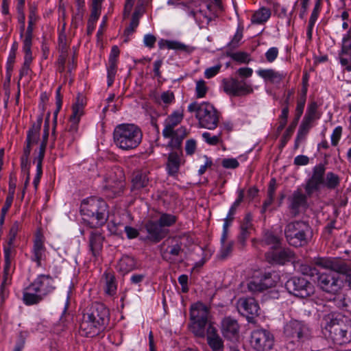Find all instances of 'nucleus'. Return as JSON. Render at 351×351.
Returning a JSON list of instances; mask_svg holds the SVG:
<instances>
[{"mask_svg":"<svg viewBox=\"0 0 351 351\" xmlns=\"http://www.w3.org/2000/svg\"><path fill=\"white\" fill-rule=\"evenodd\" d=\"M109 315V311L104 304H92L83 315L80 325V332L87 337H95L105 328Z\"/></svg>","mask_w":351,"mask_h":351,"instance_id":"obj_1","label":"nucleus"},{"mask_svg":"<svg viewBox=\"0 0 351 351\" xmlns=\"http://www.w3.org/2000/svg\"><path fill=\"white\" fill-rule=\"evenodd\" d=\"M322 324L334 343L342 345L351 341V320L348 317L331 313L324 315Z\"/></svg>","mask_w":351,"mask_h":351,"instance_id":"obj_2","label":"nucleus"},{"mask_svg":"<svg viewBox=\"0 0 351 351\" xmlns=\"http://www.w3.org/2000/svg\"><path fill=\"white\" fill-rule=\"evenodd\" d=\"M326 168L323 164L315 165L311 177L306 180L304 189L308 195L319 192L322 186L328 189H335L340 184V178L333 172H328L325 176Z\"/></svg>","mask_w":351,"mask_h":351,"instance_id":"obj_3","label":"nucleus"},{"mask_svg":"<svg viewBox=\"0 0 351 351\" xmlns=\"http://www.w3.org/2000/svg\"><path fill=\"white\" fill-rule=\"evenodd\" d=\"M143 132L135 124H119L115 127L113 132L115 145L125 151L136 149L141 144Z\"/></svg>","mask_w":351,"mask_h":351,"instance_id":"obj_4","label":"nucleus"},{"mask_svg":"<svg viewBox=\"0 0 351 351\" xmlns=\"http://www.w3.org/2000/svg\"><path fill=\"white\" fill-rule=\"evenodd\" d=\"M188 110L190 112H195V117L198 120L199 127L208 130H214L217 127L219 114L210 103L192 102L189 105Z\"/></svg>","mask_w":351,"mask_h":351,"instance_id":"obj_5","label":"nucleus"},{"mask_svg":"<svg viewBox=\"0 0 351 351\" xmlns=\"http://www.w3.org/2000/svg\"><path fill=\"white\" fill-rule=\"evenodd\" d=\"M21 227V225L19 221H14L13 223L9 232L8 246L4 248L5 264L3 267V281L0 289V295L2 297V300L4 299V296L7 293L5 287L12 282V274L14 270L12 265V259L14 257V251L12 245Z\"/></svg>","mask_w":351,"mask_h":351,"instance_id":"obj_6","label":"nucleus"},{"mask_svg":"<svg viewBox=\"0 0 351 351\" xmlns=\"http://www.w3.org/2000/svg\"><path fill=\"white\" fill-rule=\"evenodd\" d=\"M108 205L101 199L90 197L84 200L81 206V213L95 223V226L104 225L108 220Z\"/></svg>","mask_w":351,"mask_h":351,"instance_id":"obj_7","label":"nucleus"},{"mask_svg":"<svg viewBox=\"0 0 351 351\" xmlns=\"http://www.w3.org/2000/svg\"><path fill=\"white\" fill-rule=\"evenodd\" d=\"M284 232L287 243L291 246L298 247L308 243L311 228L307 222L299 220L288 223Z\"/></svg>","mask_w":351,"mask_h":351,"instance_id":"obj_8","label":"nucleus"},{"mask_svg":"<svg viewBox=\"0 0 351 351\" xmlns=\"http://www.w3.org/2000/svg\"><path fill=\"white\" fill-rule=\"evenodd\" d=\"M125 187L123 174L122 171L117 168L114 171L108 173L105 178L104 191L106 197L114 198L119 195Z\"/></svg>","mask_w":351,"mask_h":351,"instance_id":"obj_9","label":"nucleus"},{"mask_svg":"<svg viewBox=\"0 0 351 351\" xmlns=\"http://www.w3.org/2000/svg\"><path fill=\"white\" fill-rule=\"evenodd\" d=\"M274 338L273 335L265 329H256L252 331L250 343L255 351H268L272 348Z\"/></svg>","mask_w":351,"mask_h":351,"instance_id":"obj_10","label":"nucleus"},{"mask_svg":"<svg viewBox=\"0 0 351 351\" xmlns=\"http://www.w3.org/2000/svg\"><path fill=\"white\" fill-rule=\"evenodd\" d=\"M288 292L295 297L306 298L313 293V287L311 282L302 277H293L285 283Z\"/></svg>","mask_w":351,"mask_h":351,"instance_id":"obj_11","label":"nucleus"},{"mask_svg":"<svg viewBox=\"0 0 351 351\" xmlns=\"http://www.w3.org/2000/svg\"><path fill=\"white\" fill-rule=\"evenodd\" d=\"M222 84L224 92L230 96L240 97L253 93L252 85L245 80L230 77L223 80Z\"/></svg>","mask_w":351,"mask_h":351,"instance_id":"obj_12","label":"nucleus"},{"mask_svg":"<svg viewBox=\"0 0 351 351\" xmlns=\"http://www.w3.org/2000/svg\"><path fill=\"white\" fill-rule=\"evenodd\" d=\"M317 265L336 273L346 275V281L351 288V266L347 262L337 258H320Z\"/></svg>","mask_w":351,"mask_h":351,"instance_id":"obj_13","label":"nucleus"},{"mask_svg":"<svg viewBox=\"0 0 351 351\" xmlns=\"http://www.w3.org/2000/svg\"><path fill=\"white\" fill-rule=\"evenodd\" d=\"M317 281L323 291L334 295L338 293L343 286V282L339 279L338 273L331 271L319 274Z\"/></svg>","mask_w":351,"mask_h":351,"instance_id":"obj_14","label":"nucleus"},{"mask_svg":"<svg viewBox=\"0 0 351 351\" xmlns=\"http://www.w3.org/2000/svg\"><path fill=\"white\" fill-rule=\"evenodd\" d=\"M182 243L178 237H170L162 242L160 245L162 258L169 262L174 261L176 257L182 252Z\"/></svg>","mask_w":351,"mask_h":351,"instance_id":"obj_15","label":"nucleus"},{"mask_svg":"<svg viewBox=\"0 0 351 351\" xmlns=\"http://www.w3.org/2000/svg\"><path fill=\"white\" fill-rule=\"evenodd\" d=\"M42 119H39L36 123H34L27 132L26 145L23 149V154L21 157L23 167H27V160L31 153L32 147L38 143L40 140V131L41 128Z\"/></svg>","mask_w":351,"mask_h":351,"instance_id":"obj_16","label":"nucleus"},{"mask_svg":"<svg viewBox=\"0 0 351 351\" xmlns=\"http://www.w3.org/2000/svg\"><path fill=\"white\" fill-rule=\"evenodd\" d=\"M285 335L298 341H305L310 337L308 328L302 322L293 319L289 321L284 327Z\"/></svg>","mask_w":351,"mask_h":351,"instance_id":"obj_17","label":"nucleus"},{"mask_svg":"<svg viewBox=\"0 0 351 351\" xmlns=\"http://www.w3.org/2000/svg\"><path fill=\"white\" fill-rule=\"evenodd\" d=\"M220 330L223 337L230 341H237L239 338L240 326L237 319L225 317L220 324Z\"/></svg>","mask_w":351,"mask_h":351,"instance_id":"obj_18","label":"nucleus"},{"mask_svg":"<svg viewBox=\"0 0 351 351\" xmlns=\"http://www.w3.org/2000/svg\"><path fill=\"white\" fill-rule=\"evenodd\" d=\"M55 289L53 279L49 275H40L31 283L30 289L39 293L43 298Z\"/></svg>","mask_w":351,"mask_h":351,"instance_id":"obj_19","label":"nucleus"},{"mask_svg":"<svg viewBox=\"0 0 351 351\" xmlns=\"http://www.w3.org/2000/svg\"><path fill=\"white\" fill-rule=\"evenodd\" d=\"M313 195H308V193H304L301 189H298L293 191L289 197V208L294 215H297L301 208L308 207V197Z\"/></svg>","mask_w":351,"mask_h":351,"instance_id":"obj_20","label":"nucleus"},{"mask_svg":"<svg viewBox=\"0 0 351 351\" xmlns=\"http://www.w3.org/2000/svg\"><path fill=\"white\" fill-rule=\"evenodd\" d=\"M293 256V252L289 249H271L265 254L266 260L271 264L284 265L291 261Z\"/></svg>","mask_w":351,"mask_h":351,"instance_id":"obj_21","label":"nucleus"},{"mask_svg":"<svg viewBox=\"0 0 351 351\" xmlns=\"http://www.w3.org/2000/svg\"><path fill=\"white\" fill-rule=\"evenodd\" d=\"M144 227L147 232V239L154 243H158L168 234V231L162 228L158 221L148 220Z\"/></svg>","mask_w":351,"mask_h":351,"instance_id":"obj_22","label":"nucleus"},{"mask_svg":"<svg viewBox=\"0 0 351 351\" xmlns=\"http://www.w3.org/2000/svg\"><path fill=\"white\" fill-rule=\"evenodd\" d=\"M339 58L341 66L351 71V30L343 38Z\"/></svg>","mask_w":351,"mask_h":351,"instance_id":"obj_23","label":"nucleus"},{"mask_svg":"<svg viewBox=\"0 0 351 351\" xmlns=\"http://www.w3.org/2000/svg\"><path fill=\"white\" fill-rule=\"evenodd\" d=\"M239 311L250 320L258 315L259 306L254 298H241L237 302Z\"/></svg>","mask_w":351,"mask_h":351,"instance_id":"obj_24","label":"nucleus"},{"mask_svg":"<svg viewBox=\"0 0 351 351\" xmlns=\"http://www.w3.org/2000/svg\"><path fill=\"white\" fill-rule=\"evenodd\" d=\"M184 117V110H178L171 113L165 119L162 135L165 138H169L173 133L175 128L181 123Z\"/></svg>","mask_w":351,"mask_h":351,"instance_id":"obj_25","label":"nucleus"},{"mask_svg":"<svg viewBox=\"0 0 351 351\" xmlns=\"http://www.w3.org/2000/svg\"><path fill=\"white\" fill-rule=\"evenodd\" d=\"M206 341L213 351H223V340L212 324H209L206 328Z\"/></svg>","mask_w":351,"mask_h":351,"instance_id":"obj_26","label":"nucleus"},{"mask_svg":"<svg viewBox=\"0 0 351 351\" xmlns=\"http://www.w3.org/2000/svg\"><path fill=\"white\" fill-rule=\"evenodd\" d=\"M32 260L36 263L38 267L41 266V261L46 258V247L44 245V237L37 234L34 241Z\"/></svg>","mask_w":351,"mask_h":351,"instance_id":"obj_27","label":"nucleus"},{"mask_svg":"<svg viewBox=\"0 0 351 351\" xmlns=\"http://www.w3.org/2000/svg\"><path fill=\"white\" fill-rule=\"evenodd\" d=\"M104 241V237L102 233L97 230H91L88 239V244L90 250L93 256L95 258L99 256Z\"/></svg>","mask_w":351,"mask_h":351,"instance_id":"obj_28","label":"nucleus"},{"mask_svg":"<svg viewBox=\"0 0 351 351\" xmlns=\"http://www.w3.org/2000/svg\"><path fill=\"white\" fill-rule=\"evenodd\" d=\"M182 156V150L169 153L167 162V170L170 176H176L178 173L180 167L183 162Z\"/></svg>","mask_w":351,"mask_h":351,"instance_id":"obj_29","label":"nucleus"},{"mask_svg":"<svg viewBox=\"0 0 351 351\" xmlns=\"http://www.w3.org/2000/svg\"><path fill=\"white\" fill-rule=\"evenodd\" d=\"M158 45L160 49H173L182 51L188 54L192 53L194 50V47L186 45L184 43L176 40L160 39L159 40Z\"/></svg>","mask_w":351,"mask_h":351,"instance_id":"obj_30","label":"nucleus"},{"mask_svg":"<svg viewBox=\"0 0 351 351\" xmlns=\"http://www.w3.org/2000/svg\"><path fill=\"white\" fill-rule=\"evenodd\" d=\"M256 73L265 81L272 84H280L286 76L285 73L276 71L272 69H259Z\"/></svg>","mask_w":351,"mask_h":351,"instance_id":"obj_31","label":"nucleus"},{"mask_svg":"<svg viewBox=\"0 0 351 351\" xmlns=\"http://www.w3.org/2000/svg\"><path fill=\"white\" fill-rule=\"evenodd\" d=\"M209 310L201 302L193 304L190 310L191 320H201L208 322Z\"/></svg>","mask_w":351,"mask_h":351,"instance_id":"obj_32","label":"nucleus"},{"mask_svg":"<svg viewBox=\"0 0 351 351\" xmlns=\"http://www.w3.org/2000/svg\"><path fill=\"white\" fill-rule=\"evenodd\" d=\"M136 268V261L129 256H122L117 264V269L122 275H125Z\"/></svg>","mask_w":351,"mask_h":351,"instance_id":"obj_33","label":"nucleus"},{"mask_svg":"<svg viewBox=\"0 0 351 351\" xmlns=\"http://www.w3.org/2000/svg\"><path fill=\"white\" fill-rule=\"evenodd\" d=\"M186 135V129L183 126L173 130V133L169 137L171 138V141L169 142V145L173 149L181 150L180 148L182 141Z\"/></svg>","mask_w":351,"mask_h":351,"instance_id":"obj_34","label":"nucleus"},{"mask_svg":"<svg viewBox=\"0 0 351 351\" xmlns=\"http://www.w3.org/2000/svg\"><path fill=\"white\" fill-rule=\"evenodd\" d=\"M31 284L24 290L23 300L26 305H34L38 304L43 300V297L35 290L30 289Z\"/></svg>","mask_w":351,"mask_h":351,"instance_id":"obj_35","label":"nucleus"},{"mask_svg":"<svg viewBox=\"0 0 351 351\" xmlns=\"http://www.w3.org/2000/svg\"><path fill=\"white\" fill-rule=\"evenodd\" d=\"M132 190H140L145 188L149 183V178L145 172H136L132 178Z\"/></svg>","mask_w":351,"mask_h":351,"instance_id":"obj_36","label":"nucleus"},{"mask_svg":"<svg viewBox=\"0 0 351 351\" xmlns=\"http://www.w3.org/2000/svg\"><path fill=\"white\" fill-rule=\"evenodd\" d=\"M311 128V124L308 123V121H302L300 128L298 130L297 136L295 140L294 149H297L299 148L300 145L302 142H303L306 135L308 133V131Z\"/></svg>","mask_w":351,"mask_h":351,"instance_id":"obj_37","label":"nucleus"},{"mask_svg":"<svg viewBox=\"0 0 351 351\" xmlns=\"http://www.w3.org/2000/svg\"><path fill=\"white\" fill-rule=\"evenodd\" d=\"M271 16V11L269 8H261L256 11L252 17L253 23L261 24L266 22Z\"/></svg>","mask_w":351,"mask_h":351,"instance_id":"obj_38","label":"nucleus"},{"mask_svg":"<svg viewBox=\"0 0 351 351\" xmlns=\"http://www.w3.org/2000/svg\"><path fill=\"white\" fill-rule=\"evenodd\" d=\"M191 330L192 332L198 337L204 338L206 334L205 329L207 324L206 321L191 320Z\"/></svg>","mask_w":351,"mask_h":351,"instance_id":"obj_39","label":"nucleus"},{"mask_svg":"<svg viewBox=\"0 0 351 351\" xmlns=\"http://www.w3.org/2000/svg\"><path fill=\"white\" fill-rule=\"evenodd\" d=\"M48 136H49V120H48V119H47L45 120V125H44L43 141H42L41 143L40 144L38 155L36 157H40V159L44 158Z\"/></svg>","mask_w":351,"mask_h":351,"instance_id":"obj_40","label":"nucleus"},{"mask_svg":"<svg viewBox=\"0 0 351 351\" xmlns=\"http://www.w3.org/2000/svg\"><path fill=\"white\" fill-rule=\"evenodd\" d=\"M85 105V97L82 94H78L76 97L75 103L73 105L72 115L82 117L84 112Z\"/></svg>","mask_w":351,"mask_h":351,"instance_id":"obj_41","label":"nucleus"},{"mask_svg":"<svg viewBox=\"0 0 351 351\" xmlns=\"http://www.w3.org/2000/svg\"><path fill=\"white\" fill-rule=\"evenodd\" d=\"M105 283H106V292L109 295H113L117 290V285L115 283V278L111 273L106 272L104 274Z\"/></svg>","mask_w":351,"mask_h":351,"instance_id":"obj_42","label":"nucleus"},{"mask_svg":"<svg viewBox=\"0 0 351 351\" xmlns=\"http://www.w3.org/2000/svg\"><path fill=\"white\" fill-rule=\"evenodd\" d=\"M141 17V14L139 11L135 10L132 16V20L130 23V25L125 29L124 35L126 37H129L131 34H132L136 28L138 27L139 24V19Z\"/></svg>","mask_w":351,"mask_h":351,"instance_id":"obj_43","label":"nucleus"},{"mask_svg":"<svg viewBox=\"0 0 351 351\" xmlns=\"http://www.w3.org/2000/svg\"><path fill=\"white\" fill-rule=\"evenodd\" d=\"M177 217L172 214L162 213L158 219V222L162 228L165 227H171L174 225L177 221Z\"/></svg>","mask_w":351,"mask_h":351,"instance_id":"obj_44","label":"nucleus"},{"mask_svg":"<svg viewBox=\"0 0 351 351\" xmlns=\"http://www.w3.org/2000/svg\"><path fill=\"white\" fill-rule=\"evenodd\" d=\"M263 243L265 245H271V249H276L280 246V239L272 232H266L263 239Z\"/></svg>","mask_w":351,"mask_h":351,"instance_id":"obj_45","label":"nucleus"},{"mask_svg":"<svg viewBox=\"0 0 351 351\" xmlns=\"http://www.w3.org/2000/svg\"><path fill=\"white\" fill-rule=\"evenodd\" d=\"M37 8L35 5H31L29 6V13L28 16V26L27 28V32H32L34 29V25L38 21V16L36 14Z\"/></svg>","mask_w":351,"mask_h":351,"instance_id":"obj_46","label":"nucleus"},{"mask_svg":"<svg viewBox=\"0 0 351 351\" xmlns=\"http://www.w3.org/2000/svg\"><path fill=\"white\" fill-rule=\"evenodd\" d=\"M252 227V224H250L249 221L248 222H243L241 223V232L239 236V241L242 244H244L245 240L250 236Z\"/></svg>","mask_w":351,"mask_h":351,"instance_id":"obj_47","label":"nucleus"},{"mask_svg":"<svg viewBox=\"0 0 351 351\" xmlns=\"http://www.w3.org/2000/svg\"><path fill=\"white\" fill-rule=\"evenodd\" d=\"M43 159H40V157H35L34 162L36 164V174L34 178L33 184L36 189L40 182L41 176L43 174L42 165Z\"/></svg>","mask_w":351,"mask_h":351,"instance_id":"obj_48","label":"nucleus"},{"mask_svg":"<svg viewBox=\"0 0 351 351\" xmlns=\"http://www.w3.org/2000/svg\"><path fill=\"white\" fill-rule=\"evenodd\" d=\"M208 88L206 84V82L203 80H199L196 82L195 93L197 98H203L206 96Z\"/></svg>","mask_w":351,"mask_h":351,"instance_id":"obj_49","label":"nucleus"},{"mask_svg":"<svg viewBox=\"0 0 351 351\" xmlns=\"http://www.w3.org/2000/svg\"><path fill=\"white\" fill-rule=\"evenodd\" d=\"M297 125V120H293L289 125V127L287 128L282 137V146H285L286 143L288 142V141L291 138Z\"/></svg>","mask_w":351,"mask_h":351,"instance_id":"obj_50","label":"nucleus"},{"mask_svg":"<svg viewBox=\"0 0 351 351\" xmlns=\"http://www.w3.org/2000/svg\"><path fill=\"white\" fill-rule=\"evenodd\" d=\"M81 117L71 115L69 119V127L68 130V132L71 134L74 138L75 134L77 133L78 131V123L80 121Z\"/></svg>","mask_w":351,"mask_h":351,"instance_id":"obj_51","label":"nucleus"},{"mask_svg":"<svg viewBox=\"0 0 351 351\" xmlns=\"http://www.w3.org/2000/svg\"><path fill=\"white\" fill-rule=\"evenodd\" d=\"M247 288L252 293L265 291L260 278H254L250 280L247 284Z\"/></svg>","mask_w":351,"mask_h":351,"instance_id":"obj_52","label":"nucleus"},{"mask_svg":"<svg viewBox=\"0 0 351 351\" xmlns=\"http://www.w3.org/2000/svg\"><path fill=\"white\" fill-rule=\"evenodd\" d=\"M306 90L305 89L304 90V95L298 101L296 108H295V117L294 120H297V122H298L300 118L301 117L304 106L306 102Z\"/></svg>","mask_w":351,"mask_h":351,"instance_id":"obj_53","label":"nucleus"},{"mask_svg":"<svg viewBox=\"0 0 351 351\" xmlns=\"http://www.w3.org/2000/svg\"><path fill=\"white\" fill-rule=\"evenodd\" d=\"M117 70V64H108L107 67V83L108 86H111L114 81Z\"/></svg>","mask_w":351,"mask_h":351,"instance_id":"obj_54","label":"nucleus"},{"mask_svg":"<svg viewBox=\"0 0 351 351\" xmlns=\"http://www.w3.org/2000/svg\"><path fill=\"white\" fill-rule=\"evenodd\" d=\"M317 105L315 102L311 103L307 110V113L305 117L304 118V121H308V123L313 121V119H315V114L317 112Z\"/></svg>","mask_w":351,"mask_h":351,"instance_id":"obj_55","label":"nucleus"},{"mask_svg":"<svg viewBox=\"0 0 351 351\" xmlns=\"http://www.w3.org/2000/svg\"><path fill=\"white\" fill-rule=\"evenodd\" d=\"M204 140L210 145H216L221 141V134L215 136H211L209 132H204L202 134Z\"/></svg>","mask_w":351,"mask_h":351,"instance_id":"obj_56","label":"nucleus"},{"mask_svg":"<svg viewBox=\"0 0 351 351\" xmlns=\"http://www.w3.org/2000/svg\"><path fill=\"white\" fill-rule=\"evenodd\" d=\"M230 56L232 60L241 63H248L250 60L249 54L243 51L233 53Z\"/></svg>","mask_w":351,"mask_h":351,"instance_id":"obj_57","label":"nucleus"},{"mask_svg":"<svg viewBox=\"0 0 351 351\" xmlns=\"http://www.w3.org/2000/svg\"><path fill=\"white\" fill-rule=\"evenodd\" d=\"M260 280H261L264 290L273 287L276 285V281L271 278V274H265Z\"/></svg>","mask_w":351,"mask_h":351,"instance_id":"obj_58","label":"nucleus"},{"mask_svg":"<svg viewBox=\"0 0 351 351\" xmlns=\"http://www.w3.org/2000/svg\"><path fill=\"white\" fill-rule=\"evenodd\" d=\"M16 56L9 54L7 63H6V76L8 80L10 81L13 71L14 64L15 62Z\"/></svg>","mask_w":351,"mask_h":351,"instance_id":"obj_59","label":"nucleus"},{"mask_svg":"<svg viewBox=\"0 0 351 351\" xmlns=\"http://www.w3.org/2000/svg\"><path fill=\"white\" fill-rule=\"evenodd\" d=\"M341 134H342V127L337 126L334 129V130L331 134V144L333 146H336L338 144V143L341 138Z\"/></svg>","mask_w":351,"mask_h":351,"instance_id":"obj_60","label":"nucleus"},{"mask_svg":"<svg viewBox=\"0 0 351 351\" xmlns=\"http://www.w3.org/2000/svg\"><path fill=\"white\" fill-rule=\"evenodd\" d=\"M278 56V49L277 47H271L265 53V58L268 62H273Z\"/></svg>","mask_w":351,"mask_h":351,"instance_id":"obj_61","label":"nucleus"},{"mask_svg":"<svg viewBox=\"0 0 351 351\" xmlns=\"http://www.w3.org/2000/svg\"><path fill=\"white\" fill-rule=\"evenodd\" d=\"M221 255L223 258L228 256L232 251L234 242L228 241V243L221 244Z\"/></svg>","mask_w":351,"mask_h":351,"instance_id":"obj_62","label":"nucleus"},{"mask_svg":"<svg viewBox=\"0 0 351 351\" xmlns=\"http://www.w3.org/2000/svg\"><path fill=\"white\" fill-rule=\"evenodd\" d=\"M120 53L119 49L117 46H113L109 56L108 64H117V58Z\"/></svg>","mask_w":351,"mask_h":351,"instance_id":"obj_63","label":"nucleus"},{"mask_svg":"<svg viewBox=\"0 0 351 351\" xmlns=\"http://www.w3.org/2000/svg\"><path fill=\"white\" fill-rule=\"evenodd\" d=\"M237 73L242 78L241 80H244L245 78L250 77L252 75L253 70L249 67H242L239 68L237 71Z\"/></svg>","mask_w":351,"mask_h":351,"instance_id":"obj_64","label":"nucleus"}]
</instances>
